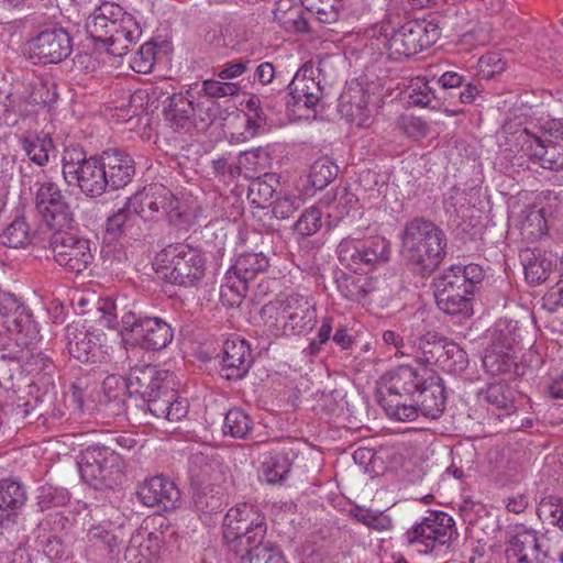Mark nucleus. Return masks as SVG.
Instances as JSON below:
<instances>
[{
  "label": "nucleus",
  "mask_w": 563,
  "mask_h": 563,
  "mask_svg": "<svg viewBox=\"0 0 563 563\" xmlns=\"http://www.w3.org/2000/svg\"><path fill=\"white\" fill-rule=\"evenodd\" d=\"M40 332L25 306L9 292L0 294V379L24 371L54 387L56 366L37 346Z\"/></svg>",
  "instance_id": "1"
},
{
  "label": "nucleus",
  "mask_w": 563,
  "mask_h": 563,
  "mask_svg": "<svg viewBox=\"0 0 563 563\" xmlns=\"http://www.w3.org/2000/svg\"><path fill=\"white\" fill-rule=\"evenodd\" d=\"M174 375L154 365L131 369L128 376L130 397H139L140 408L145 416L176 422L188 413V401L180 398L175 389Z\"/></svg>",
  "instance_id": "2"
},
{
  "label": "nucleus",
  "mask_w": 563,
  "mask_h": 563,
  "mask_svg": "<svg viewBox=\"0 0 563 563\" xmlns=\"http://www.w3.org/2000/svg\"><path fill=\"white\" fill-rule=\"evenodd\" d=\"M223 528L225 542L241 550V563H286L278 549L264 543L266 518L256 507L245 503L232 507L224 517Z\"/></svg>",
  "instance_id": "3"
},
{
  "label": "nucleus",
  "mask_w": 563,
  "mask_h": 563,
  "mask_svg": "<svg viewBox=\"0 0 563 563\" xmlns=\"http://www.w3.org/2000/svg\"><path fill=\"white\" fill-rule=\"evenodd\" d=\"M401 255L412 271L431 275L445 256L446 235L434 222L423 217L407 221L401 231Z\"/></svg>",
  "instance_id": "4"
},
{
  "label": "nucleus",
  "mask_w": 563,
  "mask_h": 563,
  "mask_svg": "<svg viewBox=\"0 0 563 563\" xmlns=\"http://www.w3.org/2000/svg\"><path fill=\"white\" fill-rule=\"evenodd\" d=\"M485 273L478 264L451 265L433 280L437 306L444 313L463 319L473 314V296Z\"/></svg>",
  "instance_id": "5"
},
{
  "label": "nucleus",
  "mask_w": 563,
  "mask_h": 563,
  "mask_svg": "<svg viewBox=\"0 0 563 563\" xmlns=\"http://www.w3.org/2000/svg\"><path fill=\"white\" fill-rule=\"evenodd\" d=\"M426 371L400 365L385 374L378 383L376 399L386 415L397 421H413V400L426 384Z\"/></svg>",
  "instance_id": "6"
},
{
  "label": "nucleus",
  "mask_w": 563,
  "mask_h": 563,
  "mask_svg": "<svg viewBox=\"0 0 563 563\" xmlns=\"http://www.w3.org/2000/svg\"><path fill=\"white\" fill-rule=\"evenodd\" d=\"M402 538L415 552L438 556L457 540L459 532L454 519L449 514L429 510L428 515L412 525Z\"/></svg>",
  "instance_id": "7"
},
{
  "label": "nucleus",
  "mask_w": 563,
  "mask_h": 563,
  "mask_svg": "<svg viewBox=\"0 0 563 563\" xmlns=\"http://www.w3.org/2000/svg\"><path fill=\"white\" fill-rule=\"evenodd\" d=\"M79 473L93 489H112L122 483L124 463L121 454L110 444L87 446L79 455Z\"/></svg>",
  "instance_id": "8"
},
{
  "label": "nucleus",
  "mask_w": 563,
  "mask_h": 563,
  "mask_svg": "<svg viewBox=\"0 0 563 563\" xmlns=\"http://www.w3.org/2000/svg\"><path fill=\"white\" fill-rule=\"evenodd\" d=\"M62 174L68 186H76L90 198L101 196L108 188L100 156H87L82 147L70 145L62 154Z\"/></svg>",
  "instance_id": "9"
},
{
  "label": "nucleus",
  "mask_w": 563,
  "mask_h": 563,
  "mask_svg": "<svg viewBox=\"0 0 563 563\" xmlns=\"http://www.w3.org/2000/svg\"><path fill=\"white\" fill-rule=\"evenodd\" d=\"M262 318L284 333L302 334L310 331L317 319L314 303L300 294H290L263 306Z\"/></svg>",
  "instance_id": "10"
},
{
  "label": "nucleus",
  "mask_w": 563,
  "mask_h": 563,
  "mask_svg": "<svg viewBox=\"0 0 563 563\" xmlns=\"http://www.w3.org/2000/svg\"><path fill=\"white\" fill-rule=\"evenodd\" d=\"M120 335L126 344L147 351H161L174 339L173 328L159 317L126 311L121 317Z\"/></svg>",
  "instance_id": "11"
},
{
  "label": "nucleus",
  "mask_w": 563,
  "mask_h": 563,
  "mask_svg": "<svg viewBox=\"0 0 563 563\" xmlns=\"http://www.w3.org/2000/svg\"><path fill=\"white\" fill-rule=\"evenodd\" d=\"M157 261L166 263L165 279L185 288L195 287L203 278L206 258L200 250L188 244H170L157 254Z\"/></svg>",
  "instance_id": "12"
},
{
  "label": "nucleus",
  "mask_w": 563,
  "mask_h": 563,
  "mask_svg": "<svg viewBox=\"0 0 563 563\" xmlns=\"http://www.w3.org/2000/svg\"><path fill=\"white\" fill-rule=\"evenodd\" d=\"M385 47L390 58L399 60L431 47L440 37L437 24L427 21H408L397 30L384 29Z\"/></svg>",
  "instance_id": "13"
},
{
  "label": "nucleus",
  "mask_w": 563,
  "mask_h": 563,
  "mask_svg": "<svg viewBox=\"0 0 563 563\" xmlns=\"http://www.w3.org/2000/svg\"><path fill=\"white\" fill-rule=\"evenodd\" d=\"M179 200L164 186L151 185L135 192L125 205L134 217L144 221L157 219L159 216L168 217L169 221L179 218Z\"/></svg>",
  "instance_id": "14"
},
{
  "label": "nucleus",
  "mask_w": 563,
  "mask_h": 563,
  "mask_svg": "<svg viewBox=\"0 0 563 563\" xmlns=\"http://www.w3.org/2000/svg\"><path fill=\"white\" fill-rule=\"evenodd\" d=\"M505 556L507 563H545V538L522 525L515 526L507 531Z\"/></svg>",
  "instance_id": "15"
},
{
  "label": "nucleus",
  "mask_w": 563,
  "mask_h": 563,
  "mask_svg": "<svg viewBox=\"0 0 563 563\" xmlns=\"http://www.w3.org/2000/svg\"><path fill=\"white\" fill-rule=\"evenodd\" d=\"M36 185L35 207L45 223L58 231L70 228L73 211L58 185L51 179Z\"/></svg>",
  "instance_id": "16"
},
{
  "label": "nucleus",
  "mask_w": 563,
  "mask_h": 563,
  "mask_svg": "<svg viewBox=\"0 0 563 563\" xmlns=\"http://www.w3.org/2000/svg\"><path fill=\"white\" fill-rule=\"evenodd\" d=\"M338 256L342 264L350 267L380 265L390 257V242L380 235L364 241L343 240L338 246Z\"/></svg>",
  "instance_id": "17"
},
{
  "label": "nucleus",
  "mask_w": 563,
  "mask_h": 563,
  "mask_svg": "<svg viewBox=\"0 0 563 563\" xmlns=\"http://www.w3.org/2000/svg\"><path fill=\"white\" fill-rule=\"evenodd\" d=\"M54 261L66 271L81 274L93 261L89 241L70 233H55L51 240Z\"/></svg>",
  "instance_id": "18"
},
{
  "label": "nucleus",
  "mask_w": 563,
  "mask_h": 563,
  "mask_svg": "<svg viewBox=\"0 0 563 563\" xmlns=\"http://www.w3.org/2000/svg\"><path fill=\"white\" fill-rule=\"evenodd\" d=\"M26 49L31 58L42 64H58L70 55L73 40L65 29L52 26L29 40Z\"/></svg>",
  "instance_id": "19"
},
{
  "label": "nucleus",
  "mask_w": 563,
  "mask_h": 563,
  "mask_svg": "<svg viewBox=\"0 0 563 563\" xmlns=\"http://www.w3.org/2000/svg\"><path fill=\"white\" fill-rule=\"evenodd\" d=\"M440 86L439 100L443 99L449 101V106L454 107L451 110L452 114L463 112L459 106L474 103L476 98L481 95L482 89L473 81H467L462 75L456 71H445L437 80Z\"/></svg>",
  "instance_id": "20"
},
{
  "label": "nucleus",
  "mask_w": 563,
  "mask_h": 563,
  "mask_svg": "<svg viewBox=\"0 0 563 563\" xmlns=\"http://www.w3.org/2000/svg\"><path fill=\"white\" fill-rule=\"evenodd\" d=\"M409 341L421 352L424 363L435 364L440 367H450L448 356L445 355L449 351L448 345H450L452 341H449L435 331H427L422 320L418 322L417 318H415Z\"/></svg>",
  "instance_id": "21"
},
{
  "label": "nucleus",
  "mask_w": 563,
  "mask_h": 563,
  "mask_svg": "<svg viewBox=\"0 0 563 563\" xmlns=\"http://www.w3.org/2000/svg\"><path fill=\"white\" fill-rule=\"evenodd\" d=\"M314 73L313 65L306 63L295 74L288 86L294 106L302 104L307 109H313L322 100L324 87L321 85V80L316 78Z\"/></svg>",
  "instance_id": "22"
},
{
  "label": "nucleus",
  "mask_w": 563,
  "mask_h": 563,
  "mask_svg": "<svg viewBox=\"0 0 563 563\" xmlns=\"http://www.w3.org/2000/svg\"><path fill=\"white\" fill-rule=\"evenodd\" d=\"M65 339L69 354L82 363H97L102 358L100 335L90 332L78 323L65 328Z\"/></svg>",
  "instance_id": "23"
},
{
  "label": "nucleus",
  "mask_w": 563,
  "mask_h": 563,
  "mask_svg": "<svg viewBox=\"0 0 563 563\" xmlns=\"http://www.w3.org/2000/svg\"><path fill=\"white\" fill-rule=\"evenodd\" d=\"M253 363L250 344L240 338L227 340L223 344L220 374L228 380L242 379Z\"/></svg>",
  "instance_id": "24"
},
{
  "label": "nucleus",
  "mask_w": 563,
  "mask_h": 563,
  "mask_svg": "<svg viewBox=\"0 0 563 563\" xmlns=\"http://www.w3.org/2000/svg\"><path fill=\"white\" fill-rule=\"evenodd\" d=\"M137 497L147 507L170 510L176 508L180 493L174 482L163 475H157L145 479L139 486Z\"/></svg>",
  "instance_id": "25"
},
{
  "label": "nucleus",
  "mask_w": 563,
  "mask_h": 563,
  "mask_svg": "<svg viewBox=\"0 0 563 563\" xmlns=\"http://www.w3.org/2000/svg\"><path fill=\"white\" fill-rule=\"evenodd\" d=\"M533 163L549 170L563 169V124L553 122L534 146Z\"/></svg>",
  "instance_id": "26"
},
{
  "label": "nucleus",
  "mask_w": 563,
  "mask_h": 563,
  "mask_svg": "<svg viewBox=\"0 0 563 563\" xmlns=\"http://www.w3.org/2000/svg\"><path fill=\"white\" fill-rule=\"evenodd\" d=\"M104 181L108 187L117 190L125 187L135 174V164L129 153L119 148H110L100 155Z\"/></svg>",
  "instance_id": "27"
},
{
  "label": "nucleus",
  "mask_w": 563,
  "mask_h": 563,
  "mask_svg": "<svg viewBox=\"0 0 563 563\" xmlns=\"http://www.w3.org/2000/svg\"><path fill=\"white\" fill-rule=\"evenodd\" d=\"M194 89L173 93L164 101L163 114L174 130L188 133L192 131Z\"/></svg>",
  "instance_id": "28"
},
{
  "label": "nucleus",
  "mask_w": 563,
  "mask_h": 563,
  "mask_svg": "<svg viewBox=\"0 0 563 563\" xmlns=\"http://www.w3.org/2000/svg\"><path fill=\"white\" fill-rule=\"evenodd\" d=\"M445 404L446 395L443 379L434 374L428 375L426 384L413 400L416 418L420 411L424 417L437 419L444 411Z\"/></svg>",
  "instance_id": "29"
},
{
  "label": "nucleus",
  "mask_w": 563,
  "mask_h": 563,
  "mask_svg": "<svg viewBox=\"0 0 563 563\" xmlns=\"http://www.w3.org/2000/svg\"><path fill=\"white\" fill-rule=\"evenodd\" d=\"M162 537L145 529L136 530L125 548L124 559L128 563H154L162 550Z\"/></svg>",
  "instance_id": "30"
},
{
  "label": "nucleus",
  "mask_w": 563,
  "mask_h": 563,
  "mask_svg": "<svg viewBox=\"0 0 563 563\" xmlns=\"http://www.w3.org/2000/svg\"><path fill=\"white\" fill-rule=\"evenodd\" d=\"M338 110L347 121L365 125L371 118L368 95L361 85H351L341 93Z\"/></svg>",
  "instance_id": "31"
},
{
  "label": "nucleus",
  "mask_w": 563,
  "mask_h": 563,
  "mask_svg": "<svg viewBox=\"0 0 563 563\" xmlns=\"http://www.w3.org/2000/svg\"><path fill=\"white\" fill-rule=\"evenodd\" d=\"M339 292L347 300L362 302L376 289V280L367 274L340 272L335 276Z\"/></svg>",
  "instance_id": "32"
},
{
  "label": "nucleus",
  "mask_w": 563,
  "mask_h": 563,
  "mask_svg": "<svg viewBox=\"0 0 563 563\" xmlns=\"http://www.w3.org/2000/svg\"><path fill=\"white\" fill-rule=\"evenodd\" d=\"M526 280L531 285L545 282L552 271L553 260L550 253L540 249L527 247L520 252Z\"/></svg>",
  "instance_id": "33"
},
{
  "label": "nucleus",
  "mask_w": 563,
  "mask_h": 563,
  "mask_svg": "<svg viewBox=\"0 0 563 563\" xmlns=\"http://www.w3.org/2000/svg\"><path fill=\"white\" fill-rule=\"evenodd\" d=\"M26 501L25 488L15 481H0V526L12 521Z\"/></svg>",
  "instance_id": "34"
},
{
  "label": "nucleus",
  "mask_w": 563,
  "mask_h": 563,
  "mask_svg": "<svg viewBox=\"0 0 563 563\" xmlns=\"http://www.w3.org/2000/svg\"><path fill=\"white\" fill-rule=\"evenodd\" d=\"M21 148L27 158L40 167L49 162V155L55 151V144L49 133L26 132L19 139Z\"/></svg>",
  "instance_id": "35"
},
{
  "label": "nucleus",
  "mask_w": 563,
  "mask_h": 563,
  "mask_svg": "<svg viewBox=\"0 0 563 563\" xmlns=\"http://www.w3.org/2000/svg\"><path fill=\"white\" fill-rule=\"evenodd\" d=\"M268 266V258L262 252L244 253L238 257L236 262L227 274L249 286V283L260 273L265 272Z\"/></svg>",
  "instance_id": "36"
},
{
  "label": "nucleus",
  "mask_w": 563,
  "mask_h": 563,
  "mask_svg": "<svg viewBox=\"0 0 563 563\" xmlns=\"http://www.w3.org/2000/svg\"><path fill=\"white\" fill-rule=\"evenodd\" d=\"M290 468L291 462L286 453L265 454L260 470V477L267 484H278L286 479Z\"/></svg>",
  "instance_id": "37"
},
{
  "label": "nucleus",
  "mask_w": 563,
  "mask_h": 563,
  "mask_svg": "<svg viewBox=\"0 0 563 563\" xmlns=\"http://www.w3.org/2000/svg\"><path fill=\"white\" fill-rule=\"evenodd\" d=\"M271 155L263 147L241 152L238 157L240 175L243 174L249 178L265 173L271 167Z\"/></svg>",
  "instance_id": "38"
},
{
  "label": "nucleus",
  "mask_w": 563,
  "mask_h": 563,
  "mask_svg": "<svg viewBox=\"0 0 563 563\" xmlns=\"http://www.w3.org/2000/svg\"><path fill=\"white\" fill-rule=\"evenodd\" d=\"M31 241V227L24 217H16L0 233V244L7 247H25Z\"/></svg>",
  "instance_id": "39"
},
{
  "label": "nucleus",
  "mask_w": 563,
  "mask_h": 563,
  "mask_svg": "<svg viewBox=\"0 0 563 563\" xmlns=\"http://www.w3.org/2000/svg\"><path fill=\"white\" fill-rule=\"evenodd\" d=\"M483 400L501 410L503 415L509 416L516 412L514 391L506 384H490L483 393Z\"/></svg>",
  "instance_id": "40"
},
{
  "label": "nucleus",
  "mask_w": 563,
  "mask_h": 563,
  "mask_svg": "<svg viewBox=\"0 0 563 563\" xmlns=\"http://www.w3.org/2000/svg\"><path fill=\"white\" fill-rule=\"evenodd\" d=\"M349 514L357 522L376 531H386L393 527V519L380 510L355 505L350 509Z\"/></svg>",
  "instance_id": "41"
},
{
  "label": "nucleus",
  "mask_w": 563,
  "mask_h": 563,
  "mask_svg": "<svg viewBox=\"0 0 563 563\" xmlns=\"http://www.w3.org/2000/svg\"><path fill=\"white\" fill-rule=\"evenodd\" d=\"M192 130L206 131L216 120L217 104L194 91Z\"/></svg>",
  "instance_id": "42"
},
{
  "label": "nucleus",
  "mask_w": 563,
  "mask_h": 563,
  "mask_svg": "<svg viewBox=\"0 0 563 563\" xmlns=\"http://www.w3.org/2000/svg\"><path fill=\"white\" fill-rule=\"evenodd\" d=\"M540 136L531 133L528 129H517L506 137L507 150L514 155L521 154L532 161L534 146L539 143Z\"/></svg>",
  "instance_id": "43"
},
{
  "label": "nucleus",
  "mask_w": 563,
  "mask_h": 563,
  "mask_svg": "<svg viewBox=\"0 0 563 563\" xmlns=\"http://www.w3.org/2000/svg\"><path fill=\"white\" fill-rule=\"evenodd\" d=\"M338 166L328 157H321L310 166L308 184L317 190H322L335 178Z\"/></svg>",
  "instance_id": "44"
},
{
  "label": "nucleus",
  "mask_w": 563,
  "mask_h": 563,
  "mask_svg": "<svg viewBox=\"0 0 563 563\" xmlns=\"http://www.w3.org/2000/svg\"><path fill=\"white\" fill-rule=\"evenodd\" d=\"M253 421L242 409H230L224 418L223 433L235 439H244L252 430Z\"/></svg>",
  "instance_id": "45"
},
{
  "label": "nucleus",
  "mask_w": 563,
  "mask_h": 563,
  "mask_svg": "<svg viewBox=\"0 0 563 563\" xmlns=\"http://www.w3.org/2000/svg\"><path fill=\"white\" fill-rule=\"evenodd\" d=\"M69 498L68 490L63 487L45 484L37 488L36 500L41 511L65 506Z\"/></svg>",
  "instance_id": "46"
},
{
  "label": "nucleus",
  "mask_w": 563,
  "mask_h": 563,
  "mask_svg": "<svg viewBox=\"0 0 563 563\" xmlns=\"http://www.w3.org/2000/svg\"><path fill=\"white\" fill-rule=\"evenodd\" d=\"M301 2L322 23H334L340 16L341 0H301Z\"/></svg>",
  "instance_id": "47"
},
{
  "label": "nucleus",
  "mask_w": 563,
  "mask_h": 563,
  "mask_svg": "<svg viewBox=\"0 0 563 563\" xmlns=\"http://www.w3.org/2000/svg\"><path fill=\"white\" fill-rule=\"evenodd\" d=\"M199 489L219 488L223 489V484L227 482V472L222 464L217 461L206 463L197 475Z\"/></svg>",
  "instance_id": "48"
},
{
  "label": "nucleus",
  "mask_w": 563,
  "mask_h": 563,
  "mask_svg": "<svg viewBox=\"0 0 563 563\" xmlns=\"http://www.w3.org/2000/svg\"><path fill=\"white\" fill-rule=\"evenodd\" d=\"M225 279V284L221 286V301L227 307H239L249 290V286L228 274Z\"/></svg>",
  "instance_id": "49"
},
{
  "label": "nucleus",
  "mask_w": 563,
  "mask_h": 563,
  "mask_svg": "<svg viewBox=\"0 0 563 563\" xmlns=\"http://www.w3.org/2000/svg\"><path fill=\"white\" fill-rule=\"evenodd\" d=\"M224 490L219 488L198 489L195 495V505L202 512H216L222 509Z\"/></svg>",
  "instance_id": "50"
},
{
  "label": "nucleus",
  "mask_w": 563,
  "mask_h": 563,
  "mask_svg": "<svg viewBox=\"0 0 563 563\" xmlns=\"http://www.w3.org/2000/svg\"><path fill=\"white\" fill-rule=\"evenodd\" d=\"M562 512L563 499L553 495L542 498L538 507L539 518L559 528Z\"/></svg>",
  "instance_id": "51"
},
{
  "label": "nucleus",
  "mask_w": 563,
  "mask_h": 563,
  "mask_svg": "<svg viewBox=\"0 0 563 563\" xmlns=\"http://www.w3.org/2000/svg\"><path fill=\"white\" fill-rule=\"evenodd\" d=\"M322 224V213L319 208L310 207L306 209L300 218L294 224L295 231L302 236L314 234Z\"/></svg>",
  "instance_id": "52"
},
{
  "label": "nucleus",
  "mask_w": 563,
  "mask_h": 563,
  "mask_svg": "<svg viewBox=\"0 0 563 563\" xmlns=\"http://www.w3.org/2000/svg\"><path fill=\"white\" fill-rule=\"evenodd\" d=\"M102 388L108 401L120 410L123 406V396L128 393V378L108 376L102 383Z\"/></svg>",
  "instance_id": "53"
},
{
  "label": "nucleus",
  "mask_w": 563,
  "mask_h": 563,
  "mask_svg": "<svg viewBox=\"0 0 563 563\" xmlns=\"http://www.w3.org/2000/svg\"><path fill=\"white\" fill-rule=\"evenodd\" d=\"M240 85L238 82H222L216 79H207L202 81L200 93L205 98H223L236 96L240 92Z\"/></svg>",
  "instance_id": "54"
},
{
  "label": "nucleus",
  "mask_w": 563,
  "mask_h": 563,
  "mask_svg": "<svg viewBox=\"0 0 563 563\" xmlns=\"http://www.w3.org/2000/svg\"><path fill=\"white\" fill-rule=\"evenodd\" d=\"M334 205L340 212V218L358 212L361 209L358 197L347 187H338L334 194Z\"/></svg>",
  "instance_id": "55"
},
{
  "label": "nucleus",
  "mask_w": 563,
  "mask_h": 563,
  "mask_svg": "<svg viewBox=\"0 0 563 563\" xmlns=\"http://www.w3.org/2000/svg\"><path fill=\"white\" fill-rule=\"evenodd\" d=\"M134 222V217L132 216L131 211L126 209V205H124L121 209L118 210V212L113 213L107 219V233L113 238H118L129 227L133 225Z\"/></svg>",
  "instance_id": "56"
},
{
  "label": "nucleus",
  "mask_w": 563,
  "mask_h": 563,
  "mask_svg": "<svg viewBox=\"0 0 563 563\" xmlns=\"http://www.w3.org/2000/svg\"><path fill=\"white\" fill-rule=\"evenodd\" d=\"M86 29L93 41L104 43L109 38L110 33L115 29V24L107 22L95 10L86 23Z\"/></svg>",
  "instance_id": "57"
},
{
  "label": "nucleus",
  "mask_w": 563,
  "mask_h": 563,
  "mask_svg": "<svg viewBox=\"0 0 563 563\" xmlns=\"http://www.w3.org/2000/svg\"><path fill=\"white\" fill-rule=\"evenodd\" d=\"M410 100L416 106L430 107L433 100H439V93L429 81L418 78L411 87Z\"/></svg>",
  "instance_id": "58"
},
{
  "label": "nucleus",
  "mask_w": 563,
  "mask_h": 563,
  "mask_svg": "<svg viewBox=\"0 0 563 563\" xmlns=\"http://www.w3.org/2000/svg\"><path fill=\"white\" fill-rule=\"evenodd\" d=\"M285 31L292 33H300L308 31V21L305 16L302 8H294L287 14L282 15L279 20L276 21Z\"/></svg>",
  "instance_id": "59"
},
{
  "label": "nucleus",
  "mask_w": 563,
  "mask_h": 563,
  "mask_svg": "<svg viewBox=\"0 0 563 563\" xmlns=\"http://www.w3.org/2000/svg\"><path fill=\"white\" fill-rule=\"evenodd\" d=\"M121 21L123 23H125L128 26V30L124 33L125 38H124L123 45L118 48H108V53H110L112 55H119V56L126 54V52L129 49V45L135 44L142 35L141 27L139 26V24L136 23V21L134 20V18L131 14H129L128 16H124V19H122Z\"/></svg>",
  "instance_id": "60"
},
{
  "label": "nucleus",
  "mask_w": 563,
  "mask_h": 563,
  "mask_svg": "<svg viewBox=\"0 0 563 563\" xmlns=\"http://www.w3.org/2000/svg\"><path fill=\"white\" fill-rule=\"evenodd\" d=\"M108 527L109 525L107 523L92 526L88 531V538L90 541L103 542L109 552H113L119 548V538Z\"/></svg>",
  "instance_id": "61"
},
{
  "label": "nucleus",
  "mask_w": 563,
  "mask_h": 563,
  "mask_svg": "<svg viewBox=\"0 0 563 563\" xmlns=\"http://www.w3.org/2000/svg\"><path fill=\"white\" fill-rule=\"evenodd\" d=\"M213 175L223 183H230L240 175L239 166L229 163V158L220 156L211 162Z\"/></svg>",
  "instance_id": "62"
},
{
  "label": "nucleus",
  "mask_w": 563,
  "mask_h": 563,
  "mask_svg": "<svg viewBox=\"0 0 563 563\" xmlns=\"http://www.w3.org/2000/svg\"><path fill=\"white\" fill-rule=\"evenodd\" d=\"M448 347L449 351L445 356H448V364L450 367L444 368L453 372L464 371L468 364L466 352L453 341L450 345H448Z\"/></svg>",
  "instance_id": "63"
},
{
  "label": "nucleus",
  "mask_w": 563,
  "mask_h": 563,
  "mask_svg": "<svg viewBox=\"0 0 563 563\" xmlns=\"http://www.w3.org/2000/svg\"><path fill=\"white\" fill-rule=\"evenodd\" d=\"M251 65V60L249 59H240L236 62H230L224 64L217 73L216 75L218 78L223 80L234 79L240 76H242Z\"/></svg>",
  "instance_id": "64"
}]
</instances>
